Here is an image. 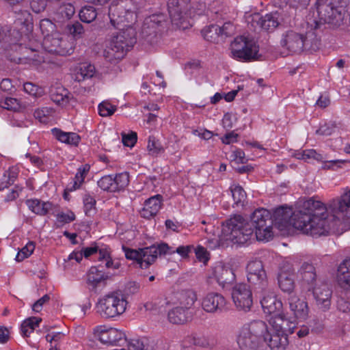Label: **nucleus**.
Instances as JSON below:
<instances>
[{
    "label": "nucleus",
    "mask_w": 350,
    "mask_h": 350,
    "mask_svg": "<svg viewBox=\"0 0 350 350\" xmlns=\"http://www.w3.org/2000/svg\"><path fill=\"white\" fill-rule=\"evenodd\" d=\"M137 7L133 0H114L109 8L110 25L120 29L103 51L106 60L115 63L122 59L136 42V31L133 27L137 18Z\"/></svg>",
    "instance_id": "f257e3e1"
},
{
    "label": "nucleus",
    "mask_w": 350,
    "mask_h": 350,
    "mask_svg": "<svg viewBox=\"0 0 350 350\" xmlns=\"http://www.w3.org/2000/svg\"><path fill=\"white\" fill-rule=\"evenodd\" d=\"M273 220L271 213L263 208L254 211L247 221L241 215H235L229 219L222 226L221 235L215 242L210 241V247L213 249L220 246L223 242L230 241L234 244L243 245L254 236L258 241H267L272 237Z\"/></svg>",
    "instance_id": "f03ea898"
},
{
    "label": "nucleus",
    "mask_w": 350,
    "mask_h": 350,
    "mask_svg": "<svg viewBox=\"0 0 350 350\" xmlns=\"http://www.w3.org/2000/svg\"><path fill=\"white\" fill-rule=\"evenodd\" d=\"M303 211L295 214L294 228L312 237L326 235L329 231L338 230L341 226L338 221L328 217L325 205L314 198H309L302 204Z\"/></svg>",
    "instance_id": "7ed1b4c3"
},
{
    "label": "nucleus",
    "mask_w": 350,
    "mask_h": 350,
    "mask_svg": "<svg viewBox=\"0 0 350 350\" xmlns=\"http://www.w3.org/2000/svg\"><path fill=\"white\" fill-rule=\"evenodd\" d=\"M269 332L262 321H253L243 325L237 336V344L241 350H256L267 341Z\"/></svg>",
    "instance_id": "20e7f679"
},
{
    "label": "nucleus",
    "mask_w": 350,
    "mask_h": 350,
    "mask_svg": "<svg viewBox=\"0 0 350 350\" xmlns=\"http://www.w3.org/2000/svg\"><path fill=\"white\" fill-rule=\"evenodd\" d=\"M127 298L120 291H112L100 297L96 304V313L103 319H114L126 310Z\"/></svg>",
    "instance_id": "39448f33"
},
{
    "label": "nucleus",
    "mask_w": 350,
    "mask_h": 350,
    "mask_svg": "<svg viewBox=\"0 0 350 350\" xmlns=\"http://www.w3.org/2000/svg\"><path fill=\"white\" fill-rule=\"evenodd\" d=\"M230 46L232 57L236 59L247 62L258 59V46L252 39L243 36H238Z\"/></svg>",
    "instance_id": "423d86ee"
},
{
    "label": "nucleus",
    "mask_w": 350,
    "mask_h": 350,
    "mask_svg": "<svg viewBox=\"0 0 350 350\" xmlns=\"http://www.w3.org/2000/svg\"><path fill=\"white\" fill-rule=\"evenodd\" d=\"M328 208L341 226V229L349 224L350 221V189L345 191L338 198L328 203Z\"/></svg>",
    "instance_id": "0eeeda50"
},
{
    "label": "nucleus",
    "mask_w": 350,
    "mask_h": 350,
    "mask_svg": "<svg viewBox=\"0 0 350 350\" xmlns=\"http://www.w3.org/2000/svg\"><path fill=\"white\" fill-rule=\"evenodd\" d=\"M167 10L172 23L178 27L185 28L183 23L189 18L194 16L190 0H169Z\"/></svg>",
    "instance_id": "6e6552de"
},
{
    "label": "nucleus",
    "mask_w": 350,
    "mask_h": 350,
    "mask_svg": "<svg viewBox=\"0 0 350 350\" xmlns=\"http://www.w3.org/2000/svg\"><path fill=\"white\" fill-rule=\"evenodd\" d=\"M246 271L247 282L252 286L254 292L267 290V286L269 285L262 261L255 260L249 262Z\"/></svg>",
    "instance_id": "1a4fd4ad"
},
{
    "label": "nucleus",
    "mask_w": 350,
    "mask_h": 350,
    "mask_svg": "<svg viewBox=\"0 0 350 350\" xmlns=\"http://www.w3.org/2000/svg\"><path fill=\"white\" fill-rule=\"evenodd\" d=\"M319 20H314L310 24L314 29H319L325 23L334 26L340 25L343 19L341 8L335 7L332 4L319 5L317 8Z\"/></svg>",
    "instance_id": "9d476101"
},
{
    "label": "nucleus",
    "mask_w": 350,
    "mask_h": 350,
    "mask_svg": "<svg viewBox=\"0 0 350 350\" xmlns=\"http://www.w3.org/2000/svg\"><path fill=\"white\" fill-rule=\"evenodd\" d=\"M122 248L126 258L129 260H135L142 269H147L157 258V249L155 245L139 249V250L125 247Z\"/></svg>",
    "instance_id": "9b49d317"
},
{
    "label": "nucleus",
    "mask_w": 350,
    "mask_h": 350,
    "mask_svg": "<svg viewBox=\"0 0 350 350\" xmlns=\"http://www.w3.org/2000/svg\"><path fill=\"white\" fill-rule=\"evenodd\" d=\"M42 46L46 51L62 56L68 55L73 53L72 44L67 40L63 39L57 32L44 38Z\"/></svg>",
    "instance_id": "f8f14e48"
},
{
    "label": "nucleus",
    "mask_w": 350,
    "mask_h": 350,
    "mask_svg": "<svg viewBox=\"0 0 350 350\" xmlns=\"http://www.w3.org/2000/svg\"><path fill=\"white\" fill-rule=\"evenodd\" d=\"M129 183L127 172L117 174L115 176L107 175L103 176L98 182V186L103 191L118 192L124 190Z\"/></svg>",
    "instance_id": "ddd939ff"
},
{
    "label": "nucleus",
    "mask_w": 350,
    "mask_h": 350,
    "mask_svg": "<svg viewBox=\"0 0 350 350\" xmlns=\"http://www.w3.org/2000/svg\"><path fill=\"white\" fill-rule=\"evenodd\" d=\"M209 278L214 279L222 288L232 285L236 280L232 267L223 262H217L211 268Z\"/></svg>",
    "instance_id": "4468645a"
},
{
    "label": "nucleus",
    "mask_w": 350,
    "mask_h": 350,
    "mask_svg": "<svg viewBox=\"0 0 350 350\" xmlns=\"http://www.w3.org/2000/svg\"><path fill=\"white\" fill-rule=\"evenodd\" d=\"M232 298L238 310L247 312L251 309L253 304L252 294L247 284H237L232 289Z\"/></svg>",
    "instance_id": "2eb2a0df"
},
{
    "label": "nucleus",
    "mask_w": 350,
    "mask_h": 350,
    "mask_svg": "<svg viewBox=\"0 0 350 350\" xmlns=\"http://www.w3.org/2000/svg\"><path fill=\"white\" fill-rule=\"evenodd\" d=\"M255 293L259 295L265 313L271 315L282 310L283 304L280 299H277L271 286H268L267 290Z\"/></svg>",
    "instance_id": "dca6fc26"
},
{
    "label": "nucleus",
    "mask_w": 350,
    "mask_h": 350,
    "mask_svg": "<svg viewBox=\"0 0 350 350\" xmlns=\"http://www.w3.org/2000/svg\"><path fill=\"white\" fill-rule=\"evenodd\" d=\"M312 295L319 309L323 312L330 309L332 291L327 284H316L312 288Z\"/></svg>",
    "instance_id": "f3484780"
},
{
    "label": "nucleus",
    "mask_w": 350,
    "mask_h": 350,
    "mask_svg": "<svg viewBox=\"0 0 350 350\" xmlns=\"http://www.w3.org/2000/svg\"><path fill=\"white\" fill-rule=\"evenodd\" d=\"M83 256L88 258L89 256L95 254L98 260L102 263H105V267L107 269H119L120 264L118 262H113L110 256V252L109 248L103 247L98 249L96 245H92L84 248L82 252Z\"/></svg>",
    "instance_id": "a211bd4d"
},
{
    "label": "nucleus",
    "mask_w": 350,
    "mask_h": 350,
    "mask_svg": "<svg viewBox=\"0 0 350 350\" xmlns=\"http://www.w3.org/2000/svg\"><path fill=\"white\" fill-rule=\"evenodd\" d=\"M303 33L288 30L282 33L280 44L292 53H301L304 51Z\"/></svg>",
    "instance_id": "6ab92c4d"
},
{
    "label": "nucleus",
    "mask_w": 350,
    "mask_h": 350,
    "mask_svg": "<svg viewBox=\"0 0 350 350\" xmlns=\"http://www.w3.org/2000/svg\"><path fill=\"white\" fill-rule=\"evenodd\" d=\"M303 211L302 206L295 211H292L291 208L287 207L281 206L274 210L271 217L273 220V225H278V228H285L288 225L293 226L294 227V223L296 220H294V215L296 213Z\"/></svg>",
    "instance_id": "aec40b11"
},
{
    "label": "nucleus",
    "mask_w": 350,
    "mask_h": 350,
    "mask_svg": "<svg viewBox=\"0 0 350 350\" xmlns=\"http://www.w3.org/2000/svg\"><path fill=\"white\" fill-rule=\"evenodd\" d=\"M225 305L224 297L218 293H209L201 301L202 309L208 313L221 312Z\"/></svg>",
    "instance_id": "412c9836"
},
{
    "label": "nucleus",
    "mask_w": 350,
    "mask_h": 350,
    "mask_svg": "<svg viewBox=\"0 0 350 350\" xmlns=\"http://www.w3.org/2000/svg\"><path fill=\"white\" fill-rule=\"evenodd\" d=\"M94 333L103 344H113L125 337V334L122 331L114 327L106 329L103 325L97 326L94 329Z\"/></svg>",
    "instance_id": "4be33fe9"
},
{
    "label": "nucleus",
    "mask_w": 350,
    "mask_h": 350,
    "mask_svg": "<svg viewBox=\"0 0 350 350\" xmlns=\"http://www.w3.org/2000/svg\"><path fill=\"white\" fill-rule=\"evenodd\" d=\"M289 308L296 319L305 320L308 317V303L297 295L290 294L288 297Z\"/></svg>",
    "instance_id": "5701e85b"
},
{
    "label": "nucleus",
    "mask_w": 350,
    "mask_h": 350,
    "mask_svg": "<svg viewBox=\"0 0 350 350\" xmlns=\"http://www.w3.org/2000/svg\"><path fill=\"white\" fill-rule=\"evenodd\" d=\"M102 262L98 266H92L87 273V284L90 289L95 291L96 288L101 284H105V282L109 278V274L103 272L102 269Z\"/></svg>",
    "instance_id": "b1692460"
},
{
    "label": "nucleus",
    "mask_w": 350,
    "mask_h": 350,
    "mask_svg": "<svg viewBox=\"0 0 350 350\" xmlns=\"http://www.w3.org/2000/svg\"><path fill=\"white\" fill-rule=\"evenodd\" d=\"M163 196L157 194L149 198L144 202V207L141 211L142 217L150 219L155 216L162 206Z\"/></svg>",
    "instance_id": "393cba45"
},
{
    "label": "nucleus",
    "mask_w": 350,
    "mask_h": 350,
    "mask_svg": "<svg viewBox=\"0 0 350 350\" xmlns=\"http://www.w3.org/2000/svg\"><path fill=\"white\" fill-rule=\"evenodd\" d=\"M75 13V8L71 3H62L54 8L53 19L58 23L69 21Z\"/></svg>",
    "instance_id": "a878e982"
},
{
    "label": "nucleus",
    "mask_w": 350,
    "mask_h": 350,
    "mask_svg": "<svg viewBox=\"0 0 350 350\" xmlns=\"http://www.w3.org/2000/svg\"><path fill=\"white\" fill-rule=\"evenodd\" d=\"M157 256L159 255H167L177 253L182 258H186L189 257V254L194 249L193 245H180L177 248L174 249L170 247L167 243H162L157 245Z\"/></svg>",
    "instance_id": "bb28decb"
},
{
    "label": "nucleus",
    "mask_w": 350,
    "mask_h": 350,
    "mask_svg": "<svg viewBox=\"0 0 350 350\" xmlns=\"http://www.w3.org/2000/svg\"><path fill=\"white\" fill-rule=\"evenodd\" d=\"M164 22V16L163 15H152L146 18L144 22L142 33L144 36L155 35L157 33V28L162 26Z\"/></svg>",
    "instance_id": "cd10ccee"
},
{
    "label": "nucleus",
    "mask_w": 350,
    "mask_h": 350,
    "mask_svg": "<svg viewBox=\"0 0 350 350\" xmlns=\"http://www.w3.org/2000/svg\"><path fill=\"white\" fill-rule=\"evenodd\" d=\"M279 14L271 12L260 17L258 14L254 16V20H256L262 29L272 31L279 25Z\"/></svg>",
    "instance_id": "c85d7f7f"
},
{
    "label": "nucleus",
    "mask_w": 350,
    "mask_h": 350,
    "mask_svg": "<svg viewBox=\"0 0 350 350\" xmlns=\"http://www.w3.org/2000/svg\"><path fill=\"white\" fill-rule=\"evenodd\" d=\"M336 278L341 287H350V258L340 263L337 269Z\"/></svg>",
    "instance_id": "c756f323"
},
{
    "label": "nucleus",
    "mask_w": 350,
    "mask_h": 350,
    "mask_svg": "<svg viewBox=\"0 0 350 350\" xmlns=\"http://www.w3.org/2000/svg\"><path fill=\"white\" fill-rule=\"evenodd\" d=\"M265 342L273 350H285L289 343L287 334L274 332L269 333Z\"/></svg>",
    "instance_id": "7c9ffc66"
},
{
    "label": "nucleus",
    "mask_w": 350,
    "mask_h": 350,
    "mask_svg": "<svg viewBox=\"0 0 350 350\" xmlns=\"http://www.w3.org/2000/svg\"><path fill=\"white\" fill-rule=\"evenodd\" d=\"M313 30L308 31L306 34H303L304 50L310 52L317 51L321 46L320 38L315 31L314 27H311Z\"/></svg>",
    "instance_id": "2f4dec72"
},
{
    "label": "nucleus",
    "mask_w": 350,
    "mask_h": 350,
    "mask_svg": "<svg viewBox=\"0 0 350 350\" xmlns=\"http://www.w3.org/2000/svg\"><path fill=\"white\" fill-rule=\"evenodd\" d=\"M25 204L33 213L44 215L47 214L53 208V204L50 202H44L38 199L27 200Z\"/></svg>",
    "instance_id": "473e14b6"
},
{
    "label": "nucleus",
    "mask_w": 350,
    "mask_h": 350,
    "mask_svg": "<svg viewBox=\"0 0 350 350\" xmlns=\"http://www.w3.org/2000/svg\"><path fill=\"white\" fill-rule=\"evenodd\" d=\"M190 318L189 310L181 306H177L168 312V319L174 324H183Z\"/></svg>",
    "instance_id": "72a5a7b5"
},
{
    "label": "nucleus",
    "mask_w": 350,
    "mask_h": 350,
    "mask_svg": "<svg viewBox=\"0 0 350 350\" xmlns=\"http://www.w3.org/2000/svg\"><path fill=\"white\" fill-rule=\"evenodd\" d=\"M51 131L57 140L67 144L77 146L81 139L80 136L75 133L64 132L57 128L53 129Z\"/></svg>",
    "instance_id": "f704fd0d"
},
{
    "label": "nucleus",
    "mask_w": 350,
    "mask_h": 350,
    "mask_svg": "<svg viewBox=\"0 0 350 350\" xmlns=\"http://www.w3.org/2000/svg\"><path fill=\"white\" fill-rule=\"evenodd\" d=\"M178 300L181 307L189 310L196 301L197 295L193 290H183L179 293Z\"/></svg>",
    "instance_id": "c9c22d12"
},
{
    "label": "nucleus",
    "mask_w": 350,
    "mask_h": 350,
    "mask_svg": "<svg viewBox=\"0 0 350 350\" xmlns=\"http://www.w3.org/2000/svg\"><path fill=\"white\" fill-rule=\"evenodd\" d=\"M95 74L94 66L88 63L79 65L75 74V80L79 82L92 78Z\"/></svg>",
    "instance_id": "e433bc0d"
},
{
    "label": "nucleus",
    "mask_w": 350,
    "mask_h": 350,
    "mask_svg": "<svg viewBox=\"0 0 350 350\" xmlns=\"http://www.w3.org/2000/svg\"><path fill=\"white\" fill-rule=\"evenodd\" d=\"M187 340L189 345L205 349H213L216 345L213 338L205 336H192L188 337Z\"/></svg>",
    "instance_id": "4c0bfd02"
},
{
    "label": "nucleus",
    "mask_w": 350,
    "mask_h": 350,
    "mask_svg": "<svg viewBox=\"0 0 350 350\" xmlns=\"http://www.w3.org/2000/svg\"><path fill=\"white\" fill-rule=\"evenodd\" d=\"M278 284L284 292L291 293L294 288V274L282 271L278 275Z\"/></svg>",
    "instance_id": "58836bf2"
},
{
    "label": "nucleus",
    "mask_w": 350,
    "mask_h": 350,
    "mask_svg": "<svg viewBox=\"0 0 350 350\" xmlns=\"http://www.w3.org/2000/svg\"><path fill=\"white\" fill-rule=\"evenodd\" d=\"M302 280L308 283L312 284L316 279V272L314 266L310 263L304 262L299 270Z\"/></svg>",
    "instance_id": "ea45409f"
},
{
    "label": "nucleus",
    "mask_w": 350,
    "mask_h": 350,
    "mask_svg": "<svg viewBox=\"0 0 350 350\" xmlns=\"http://www.w3.org/2000/svg\"><path fill=\"white\" fill-rule=\"evenodd\" d=\"M269 322L272 327L273 332H279V331H281L282 329H285L283 325L287 323V319L285 317L282 310L281 312L271 314Z\"/></svg>",
    "instance_id": "a19ab883"
},
{
    "label": "nucleus",
    "mask_w": 350,
    "mask_h": 350,
    "mask_svg": "<svg viewBox=\"0 0 350 350\" xmlns=\"http://www.w3.org/2000/svg\"><path fill=\"white\" fill-rule=\"evenodd\" d=\"M219 31V25H211L202 30V34L205 40L212 42H218L221 39Z\"/></svg>",
    "instance_id": "79ce46f5"
},
{
    "label": "nucleus",
    "mask_w": 350,
    "mask_h": 350,
    "mask_svg": "<svg viewBox=\"0 0 350 350\" xmlns=\"http://www.w3.org/2000/svg\"><path fill=\"white\" fill-rule=\"evenodd\" d=\"M42 319L39 317H32L25 320L21 325V333L25 337H29L36 327L38 326Z\"/></svg>",
    "instance_id": "37998d69"
},
{
    "label": "nucleus",
    "mask_w": 350,
    "mask_h": 350,
    "mask_svg": "<svg viewBox=\"0 0 350 350\" xmlns=\"http://www.w3.org/2000/svg\"><path fill=\"white\" fill-rule=\"evenodd\" d=\"M98 15L95 8L91 5H85L83 7L79 13L80 20L86 23H90L94 21Z\"/></svg>",
    "instance_id": "c03bdc74"
},
{
    "label": "nucleus",
    "mask_w": 350,
    "mask_h": 350,
    "mask_svg": "<svg viewBox=\"0 0 350 350\" xmlns=\"http://www.w3.org/2000/svg\"><path fill=\"white\" fill-rule=\"evenodd\" d=\"M147 150L149 154L157 157L164 152V148L161 142L153 135L148 137Z\"/></svg>",
    "instance_id": "a18cd8bd"
},
{
    "label": "nucleus",
    "mask_w": 350,
    "mask_h": 350,
    "mask_svg": "<svg viewBox=\"0 0 350 350\" xmlns=\"http://www.w3.org/2000/svg\"><path fill=\"white\" fill-rule=\"evenodd\" d=\"M90 165H84L81 166L78 170L77 174H75V178H74V183L72 187L70 189V191H73L77 189H79L81 184L83 183L84 179L90 170Z\"/></svg>",
    "instance_id": "49530a36"
},
{
    "label": "nucleus",
    "mask_w": 350,
    "mask_h": 350,
    "mask_svg": "<svg viewBox=\"0 0 350 350\" xmlns=\"http://www.w3.org/2000/svg\"><path fill=\"white\" fill-rule=\"evenodd\" d=\"M230 191L234 200V204L237 206H243L246 198V193L243 189L239 185H234L230 187Z\"/></svg>",
    "instance_id": "de8ad7c7"
},
{
    "label": "nucleus",
    "mask_w": 350,
    "mask_h": 350,
    "mask_svg": "<svg viewBox=\"0 0 350 350\" xmlns=\"http://www.w3.org/2000/svg\"><path fill=\"white\" fill-rule=\"evenodd\" d=\"M18 176V172L14 168H10L4 174V180L1 181L0 184V191H3L9 186L13 185Z\"/></svg>",
    "instance_id": "09e8293b"
},
{
    "label": "nucleus",
    "mask_w": 350,
    "mask_h": 350,
    "mask_svg": "<svg viewBox=\"0 0 350 350\" xmlns=\"http://www.w3.org/2000/svg\"><path fill=\"white\" fill-rule=\"evenodd\" d=\"M40 28L44 38H46L48 36H52V33H55V25L49 19H42L40 23Z\"/></svg>",
    "instance_id": "8fccbe9b"
},
{
    "label": "nucleus",
    "mask_w": 350,
    "mask_h": 350,
    "mask_svg": "<svg viewBox=\"0 0 350 350\" xmlns=\"http://www.w3.org/2000/svg\"><path fill=\"white\" fill-rule=\"evenodd\" d=\"M98 113L103 117L111 116L116 110V107L108 101H103L98 107Z\"/></svg>",
    "instance_id": "3c124183"
},
{
    "label": "nucleus",
    "mask_w": 350,
    "mask_h": 350,
    "mask_svg": "<svg viewBox=\"0 0 350 350\" xmlns=\"http://www.w3.org/2000/svg\"><path fill=\"white\" fill-rule=\"evenodd\" d=\"M35 249V244L33 241L28 242L25 247L19 251L16 256L17 261H22L24 258L29 257Z\"/></svg>",
    "instance_id": "603ef678"
},
{
    "label": "nucleus",
    "mask_w": 350,
    "mask_h": 350,
    "mask_svg": "<svg viewBox=\"0 0 350 350\" xmlns=\"http://www.w3.org/2000/svg\"><path fill=\"white\" fill-rule=\"evenodd\" d=\"M221 40L232 36L235 33V27L231 22H226L222 26H219Z\"/></svg>",
    "instance_id": "864d4df0"
},
{
    "label": "nucleus",
    "mask_w": 350,
    "mask_h": 350,
    "mask_svg": "<svg viewBox=\"0 0 350 350\" xmlns=\"http://www.w3.org/2000/svg\"><path fill=\"white\" fill-rule=\"evenodd\" d=\"M84 211L86 215H91L95 208L96 200L89 194L83 197Z\"/></svg>",
    "instance_id": "5fc2aeb1"
},
{
    "label": "nucleus",
    "mask_w": 350,
    "mask_h": 350,
    "mask_svg": "<svg viewBox=\"0 0 350 350\" xmlns=\"http://www.w3.org/2000/svg\"><path fill=\"white\" fill-rule=\"evenodd\" d=\"M296 157L305 161L309 159H314L318 161L322 159V155L317 153L314 150H306L302 152L297 153L296 154Z\"/></svg>",
    "instance_id": "6e6d98bb"
},
{
    "label": "nucleus",
    "mask_w": 350,
    "mask_h": 350,
    "mask_svg": "<svg viewBox=\"0 0 350 350\" xmlns=\"http://www.w3.org/2000/svg\"><path fill=\"white\" fill-rule=\"evenodd\" d=\"M147 340L145 338H133L128 342V350H144Z\"/></svg>",
    "instance_id": "4d7b16f0"
},
{
    "label": "nucleus",
    "mask_w": 350,
    "mask_h": 350,
    "mask_svg": "<svg viewBox=\"0 0 350 350\" xmlns=\"http://www.w3.org/2000/svg\"><path fill=\"white\" fill-rule=\"evenodd\" d=\"M46 0H30V6L35 13H40L46 8Z\"/></svg>",
    "instance_id": "13d9d810"
},
{
    "label": "nucleus",
    "mask_w": 350,
    "mask_h": 350,
    "mask_svg": "<svg viewBox=\"0 0 350 350\" xmlns=\"http://www.w3.org/2000/svg\"><path fill=\"white\" fill-rule=\"evenodd\" d=\"M137 135L135 132L129 134H122V143L125 146L133 147L137 142Z\"/></svg>",
    "instance_id": "bf43d9fd"
},
{
    "label": "nucleus",
    "mask_w": 350,
    "mask_h": 350,
    "mask_svg": "<svg viewBox=\"0 0 350 350\" xmlns=\"http://www.w3.org/2000/svg\"><path fill=\"white\" fill-rule=\"evenodd\" d=\"M336 308L338 312L349 314L350 312V301L344 298H339L336 302Z\"/></svg>",
    "instance_id": "052dcab7"
},
{
    "label": "nucleus",
    "mask_w": 350,
    "mask_h": 350,
    "mask_svg": "<svg viewBox=\"0 0 350 350\" xmlns=\"http://www.w3.org/2000/svg\"><path fill=\"white\" fill-rule=\"evenodd\" d=\"M50 300V296L47 294L44 295L43 297L37 300L32 305V310L36 312H39L42 310L43 306L48 303Z\"/></svg>",
    "instance_id": "680f3d73"
},
{
    "label": "nucleus",
    "mask_w": 350,
    "mask_h": 350,
    "mask_svg": "<svg viewBox=\"0 0 350 350\" xmlns=\"http://www.w3.org/2000/svg\"><path fill=\"white\" fill-rule=\"evenodd\" d=\"M195 252L196 258L202 262L207 261L208 258V253L206 250L202 246H198L197 247H194L193 250Z\"/></svg>",
    "instance_id": "e2e57ef3"
},
{
    "label": "nucleus",
    "mask_w": 350,
    "mask_h": 350,
    "mask_svg": "<svg viewBox=\"0 0 350 350\" xmlns=\"http://www.w3.org/2000/svg\"><path fill=\"white\" fill-rule=\"evenodd\" d=\"M18 105V101L16 98L10 97L5 98L3 107L8 110H16Z\"/></svg>",
    "instance_id": "0e129e2a"
},
{
    "label": "nucleus",
    "mask_w": 350,
    "mask_h": 350,
    "mask_svg": "<svg viewBox=\"0 0 350 350\" xmlns=\"http://www.w3.org/2000/svg\"><path fill=\"white\" fill-rule=\"evenodd\" d=\"M139 284L136 282H129L125 288V294H124L126 297L127 295H132L137 293L139 289Z\"/></svg>",
    "instance_id": "69168bd1"
},
{
    "label": "nucleus",
    "mask_w": 350,
    "mask_h": 350,
    "mask_svg": "<svg viewBox=\"0 0 350 350\" xmlns=\"http://www.w3.org/2000/svg\"><path fill=\"white\" fill-rule=\"evenodd\" d=\"M70 33L74 36H81L83 33V27L79 23L75 22L71 25H68Z\"/></svg>",
    "instance_id": "338daca9"
},
{
    "label": "nucleus",
    "mask_w": 350,
    "mask_h": 350,
    "mask_svg": "<svg viewBox=\"0 0 350 350\" xmlns=\"http://www.w3.org/2000/svg\"><path fill=\"white\" fill-rule=\"evenodd\" d=\"M49 113V109L47 108H42L41 109H36L34 113V117L38 119L40 122H46L47 121V115Z\"/></svg>",
    "instance_id": "774afa93"
}]
</instances>
